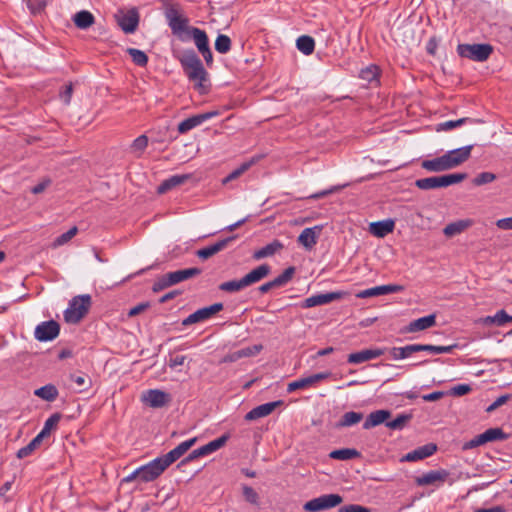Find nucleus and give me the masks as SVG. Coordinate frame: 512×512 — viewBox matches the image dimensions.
I'll use <instances>...</instances> for the list:
<instances>
[{
  "label": "nucleus",
  "mask_w": 512,
  "mask_h": 512,
  "mask_svg": "<svg viewBox=\"0 0 512 512\" xmlns=\"http://www.w3.org/2000/svg\"><path fill=\"white\" fill-rule=\"evenodd\" d=\"M178 60L187 78L194 83V88L205 94L209 90L208 73L205 70L200 58L194 50H185L178 56Z\"/></svg>",
  "instance_id": "obj_1"
},
{
  "label": "nucleus",
  "mask_w": 512,
  "mask_h": 512,
  "mask_svg": "<svg viewBox=\"0 0 512 512\" xmlns=\"http://www.w3.org/2000/svg\"><path fill=\"white\" fill-rule=\"evenodd\" d=\"M271 273V267L268 264H261L243 276L241 279H234L223 282L219 285V289L224 292H239L251 285H254Z\"/></svg>",
  "instance_id": "obj_2"
},
{
  "label": "nucleus",
  "mask_w": 512,
  "mask_h": 512,
  "mask_svg": "<svg viewBox=\"0 0 512 512\" xmlns=\"http://www.w3.org/2000/svg\"><path fill=\"white\" fill-rule=\"evenodd\" d=\"M467 178L466 173H454L417 179L415 185L421 190H432L458 184Z\"/></svg>",
  "instance_id": "obj_3"
},
{
  "label": "nucleus",
  "mask_w": 512,
  "mask_h": 512,
  "mask_svg": "<svg viewBox=\"0 0 512 512\" xmlns=\"http://www.w3.org/2000/svg\"><path fill=\"white\" fill-rule=\"evenodd\" d=\"M91 306L90 295H80L74 297L68 308L64 311V319L67 323L76 324L88 313Z\"/></svg>",
  "instance_id": "obj_4"
},
{
  "label": "nucleus",
  "mask_w": 512,
  "mask_h": 512,
  "mask_svg": "<svg viewBox=\"0 0 512 512\" xmlns=\"http://www.w3.org/2000/svg\"><path fill=\"white\" fill-rule=\"evenodd\" d=\"M457 52L461 57L483 62L490 57L493 47L490 44H459Z\"/></svg>",
  "instance_id": "obj_5"
},
{
  "label": "nucleus",
  "mask_w": 512,
  "mask_h": 512,
  "mask_svg": "<svg viewBox=\"0 0 512 512\" xmlns=\"http://www.w3.org/2000/svg\"><path fill=\"white\" fill-rule=\"evenodd\" d=\"M166 19L172 33L176 35L181 41H187V30L191 26H188V19L179 14L178 10L171 6L166 9Z\"/></svg>",
  "instance_id": "obj_6"
},
{
  "label": "nucleus",
  "mask_w": 512,
  "mask_h": 512,
  "mask_svg": "<svg viewBox=\"0 0 512 512\" xmlns=\"http://www.w3.org/2000/svg\"><path fill=\"white\" fill-rule=\"evenodd\" d=\"M343 502L339 494H324L313 498L304 504V510L307 512H319L334 508Z\"/></svg>",
  "instance_id": "obj_7"
},
{
  "label": "nucleus",
  "mask_w": 512,
  "mask_h": 512,
  "mask_svg": "<svg viewBox=\"0 0 512 512\" xmlns=\"http://www.w3.org/2000/svg\"><path fill=\"white\" fill-rule=\"evenodd\" d=\"M509 435L506 434L501 428H489L483 433L476 435L470 441L464 443L463 449H473L482 446L488 442L503 441L508 439Z\"/></svg>",
  "instance_id": "obj_8"
},
{
  "label": "nucleus",
  "mask_w": 512,
  "mask_h": 512,
  "mask_svg": "<svg viewBox=\"0 0 512 512\" xmlns=\"http://www.w3.org/2000/svg\"><path fill=\"white\" fill-rule=\"evenodd\" d=\"M168 466L164 463L161 457H158L146 465L138 468L139 470V481L147 483L156 480Z\"/></svg>",
  "instance_id": "obj_9"
},
{
  "label": "nucleus",
  "mask_w": 512,
  "mask_h": 512,
  "mask_svg": "<svg viewBox=\"0 0 512 512\" xmlns=\"http://www.w3.org/2000/svg\"><path fill=\"white\" fill-rule=\"evenodd\" d=\"M141 401L151 408H162L171 402V395L160 389H149L142 393Z\"/></svg>",
  "instance_id": "obj_10"
},
{
  "label": "nucleus",
  "mask_w": 512,
  "mask_h": 512,
  "mask_svg": "<svg viewBox=\"0 0 512 512\" xmlns=\"http://www.w3.org/2000/svg\"><path fill=\"white\" fill-rule=\"evenodd\" d=\"M223 310L222 303H214L208 307H203L190 314L182 321L184 326H189L210 319L213 315Z\"/></svg>",
  "instance_id": "obj_11"
},
{
  "label": "nucleus",
  "mask_w": 512,
  "mask_h": 512,
  "mask_svg": "<svg viewBox=\"0 0 512 512\" xmlns=\"http://www.w3.org/2000/svg\"><path fill=\"white\" fill-rule=\"evenodd\" d=\"M330 376V372H320L304 378L297 379L295 381L290 382L287 385V392L292 393L296 390L313 387L317 383L329 378Z\"/></svg>",
  "instance_id": "obj_12"
},
{
  "label": "nucleus",
  "mask_w": 512,
  "mask_h": 512,
  "mask_svg": "<svg viewBox=\"0 0 512 512\" xmlns=\"http://www.w3.org/2000/svg\"><path fill=\"white\" fill-rule=\"evenodd\" d=\"M60 332V325L54 321L49 320L40 323L35 328V338L39 341L46 342L55 339Z\"/></svg>",
  "instance_id": "obj_13"
},
{
  "label": "nucleus",
  "mask_w": 512,
  "mask_h": 512,
  "mask_svg": "<svg viewBox=\"0 0 512 512\" xmlns=\"http://www.w3.org/2000/svg\"><path fill=\"white\" fill-rule=\"evenodd\" d=\"M450 473L445 469L431 470L415 478L417 486L442 485Z\"/></svg>",
  "instance_id": "obj_14"
},
{
  "label": "nucleus",
  "mask_w": 512,
  "mask_h": 512,
  "mask_svg": "<svg viewBox=\"0 0 512 512\" xmlns=\"http://www.w3.org/2000/svg\"><path fill=\"white\" fill-rule=\"evenodd\" d=\"M118 25L127 33H134L139 24V13L136 8H132L126 12H121L117 16Z\"/></svg>",
  "instance_id": "obj_15"
},
{
  "label": "nucleus",
  "mask_w": 512,
  "mask_h": 512,
  "mask_svg": "<svg viewBox=\"0 0 512 512\" xmlns=\"http://www.w3.org/2000/svg\"><path fill=\"white\" fill-rule=\"evenodd\" d=\"M472 149L473 145H467L446 152L444 155L450 169L456 168L466 162L471 156Z\"/></svg>",
  "instance_id": "obj_16"
},
{
  "label": "nucleus",
  "mask_w": 512,
  "mask_h": 512,
  "mask_svg": "<svg viewBox=\"0 0 512 512\" xmlns=\"http://www.w3.org/2000/svg\"><path fill=\"white\" fill-rule=\"evenodd\" d=\"M403 290H404V287L402 285H397V284L381 285V286H376V287L362 290L356 294V297L360 298V299H365V298L376 297V296H380V295L398 293V292H402Z\"/></svg>",
  "instance_id": "obj_17"
},
{
  "label": "nucleus",
  "mask_w": 512,
  "mask_h": 512,
  "mask_svg": "<svg viewBox=\"0 0 512 512\" xmlns=\"http://www.w3.org/2000/svg\"><path fill=\"white\" fill-rule=\"evenodd\" d=\"M294 273V267L291 266L286 268L279 276L259 286V292L265 294L269 292L271 289L285 286L293 278Z\"/></svg>",
  "instance_id": "obj_18"
},
{
  "label": "nucleus",
  "mask_w": 512,
  "mask_h": 512,
  "mask_svg": "<svg viewBox=\"0 0 512 512\" xmlns=\"http://www.w3.org/2000/svg\"><path fill=\"white\" fill-rule=\"evenodd\" d=\"M217 115H218L217 111H211V112L193 115L179 123L178 132L180 134H185L188 131L192 130L193 128L199 126L203 122H205Z\"/></svg>",
  "instance_id": "obj_19"
},
{
  "label": "nucleus",
  "mask_w": 512,
  "mask_h": 512,
  "mask_svg": "<svg viewBox=\"0 0 512 512\" xmlns=\"http://www.w3.org/2000/svg\"><path fill=\"white\" fill-rule=\"evenodd\" d=\"M322 229L321 225L305 228L298 236V243L305 249L311 250L316 245Z\"/></svg>",
  "instance_id": "obj_20"
},
{
  "label": "nucleus",
  "mask_w": 512,
  "mask_h": 512,
  "mask_svg": "<svg viewBox=\"0 0 512 512\" xmlns=\"http://www.w3.org/2000/svg\"><path fill=\"white\" fill-rule=\"evenodd\" d=\"M281 405H283V401H281V400L261 404L255 408H253L252 410H250L245 415V420L254 421L259 418L266 417V416L270 415L277 407H280Z\"/></svg>",
  "instance_id": "obj_21"
},
{
  "label": "nucleus",
  "mask_w": 512,
  "mask_h": 512,
  "mask_svg": "<svg viewBox=\"0 0 512 512\" xmlns=\"http://www.w3.org/2000/svg\"><path fill=\"white\" fill-rule=\"evenodd\" d=\"M341 297H342L341 292H329V293H325V294L312 295V296L306 298L302 302L301 306L303 308H311V307H315V306H321V305L331 303L335 300H338Z\"/></svg>",
  "instance_id": "obj_22"
},
{
  "label": "nucleus",
  "mask_w": 512,
  "mask_h": 512,
  "mask_svg": "<svg viewBox=\"0 0 512 512\" xmlns=\"http://www.w3.org/2000/svg\"><path fill=\"white\" fill-rule=\"evenodd\" d=\"M197 441V438H191L180 443L174 449L169 451L167 454L161 456L164 460V463L169 467L172 463L177 461L181 456H183Z\"/></svg>",
  "instance_id": "obj_23"
},
{
  "label": "nucleus",
  "mask_w": 512,
  "mask_h": 512,
  "mask_svg": "<svg viewBox=\"0 0 512 512\" xmlns=\"http://www.w3.org/2000/svg\"><path fill=\"white\" fill-rule=\"evenodd\" d=\"M385 353V349H365L348 355L347 361L350 364H360L372 359H376Z\"/></svg>",
  "instance_id": "obj_24"
},
{
  "label": "nucleus",
  "mask_w": 512,
  "mask_h": 512,
  "mask_svg": "<svg viewBox=\"0 0 512 512\" xmlns=\"http://www.w3.org/2000/svg\"><path fill=\"white\" fill-rule=\"evenodd\" d=\"M437 450V446L433 443H429L418 447L417 449L405 454L401 461L402 462H415L423 460L427 457L432 456Z\"/></svg>",
  "instance_id": "obj_25"
},
{
  "label": "nucleus",
  "mask_w": 512,
  "mask_h": 512,
  "mask_svg": "<svg viewBox=\"0 0 512 512\" xmlns=\"http://www.w3.org/2000/svg\"><path fill=\"white\" fill-rule=\"evenodd\" d=\"M234 239L235 236H230L225 239L219 240L210 246L197 250L196 255L202 260H207L210 257L214 256L215 254L219 253L220 251L224 250L228 246V244L232 242Z\"/></svg>",
  "instance_id": "obj_26"
},
{
  "label": "nucleus",
  "mask_w": 512,
  "mask_h": 512,
  "mask_svg": "<svg viewBox=\"0 0 512 512\" xmlns=\"http://www.w3.org/2000/svg\"><path fill=\"white\" fill-rule=\"evenodd\" d=\"M283 249L284 244L280 240L274 239L264 247L255 250L253 252L252 258L258 261L264 258L272 257L275 254L281 252Z\"/></svg>",
  "instance_id": "obj_27"
},
{
  "label": "nucleus",
  "mask_w": 512,
  "mask_h": 512,
  "mask_svg": "<svg viewBox=\"0 0 512 512\" xmlns=\"http://www.w3.org/2000/svg\"><path fill=\"white\" fill-rule=\"evenodd\" d=\"M185 37H187V40L190 38L194 40V43L199 52L210 48L208 36L204 30H201L197 27H190V29L187 30V35Z\"/></svg>",
  "instance_id": "obj_28"
},
{
  "label": "nucleus",
  "mask_w": 512,
  "mask_h": 512,
  "mask_svg": "<svg viewBox=\"0 0 512 512\" xmlns=\"http://www.w3.org/2000/svg\"><path fill=\"white\" fill-rule=\"evenodd\" d=\"M191 178L190 174L173 175L168 179H165L157 188L159 194H164L175 187L184 184Z\"/></svg>",
  "instance_id": "obj_29"
},
{
  "label": "nucleus",
  "mask_w": 512,
  "mask_h": 512,
  "mask_svg": "<svg viewBox=\"0 0 512 512\" xmlns=\"http://www.w3.org/2000/svg\"><path fill=\"white\" fill-rule=\"evenodd\" d=\"M390 416L391 413L388 410H376L371 412L363 423V428L365 430H369L375 426L385 423L390 418Z\"/></svg>",
  "instance_id": "obj_30"
},
{
  "label": "nucleus",
  "mask_w": 512,
  "mask_h": 512,
  "mask_svg": "<svg viewBox=\"0 0 512 512\" xmlns=\"http://www.w3.org/2000/svg\"><path fill=\"white\" fill-rule=\"evenodd\" d=\"M436 324V315L430 314L416 320H413L409 323L406 331L410 333L419 332L430 327H433Z\"/></svg>",
  "instance_id": "obj_31"
},
{
  "label": "nucleus",
  "mask_w": 512,
  "mask_h": 512,
  "mask_svg": "<svg viewBox=\"0 0 512 512\" xmlns=\"http://www.w3.org/2000/svg\"><path fill=\"white\" fill-rule=\"evenodd\" d=\"M69 379L74 384L73 389L78 393L87 391L92 385L91 377L83 372L72 373Z\"/></svg>",
  "instance_id": "obj_32"
},
{
  "label": "nucleus",
  "mask_w": 512,
  "mask_h": 512,
  "mask_svg": "<svg viewBox=\"0 0 512 512\" xmlns=\"http://www.w3.org/2000/svg\"><path fill=\"white\" fill-rule=\"evenodd\" d=\"M395 228V223L393 220H383L378 222H373L370 224V232L379 238L385 237L387 234L393 232Z\"/></svg>",
  "instance_id": "obj_33"
},
{
  "label": "nucleus",
  "mask_w": 512,
  "mask_h": 512,
  "mask_svg": "<svg viewBox=\"0 0 512 512\" xmlns=\"http://www.w3.org/2000/svg\"><path fill=\"white\" fill-rule=\"evenodd\" d=\"M421 167L429 172H442L450 170L445 155L434 159L423 160Z\"/></svg>",
  "instance_id": "obj_34"
},
{
  "label": "nucleus",
  "mask_w": 512,
  "mask_h": 512,
  "mask_svg": "<svg viewBox=\"0 0 512 512\" xmlns=\"http://www.w3.org/2000/svg\"><path fill=\"white\" fill-rule=\"evenodd\" d=\"M201 272H202V270L200 268L192 267V268L169 272V275H170L172 284L176 285L180 282L186 281L190 278L200 275Z\"/></svg>",
  "instance_id": "obj_35"
},
{
  "label": "nucleus",
  "mask_w": 512,
  "mask_h": 512,
  "mask_svg": "<svg viewBox=\"0 0 512 512\" xmlns=\"http://www.w3.org/2000/svg\"><path fill=\"white\" fill-rule=\"evenodd\" d=\"M74 24L79 29H87L95 22L93 14L87 10L77 12L73 17Z\"/></svg>",
  "instance_id": "obj_36"
},
{
  "label": "nucleus",
  "mask_w": 512,
  "mask_h": 512,
  "mask_svg": "<svg viewBox=\"0 0 512 512\" xmlns=\"http://www.w3.org/2000/svg\"><path fill=\"white\" fill-rule=\"evenodd\" d=\"M471 221L470 220H459L456 222H452L443 230V233L447 237H453L455 235L461 234L465 229L470 227Z\"/></svg>",
  "instance_id": "obj_37"
},
{
  "label": "nucleus",
  "mask_w": 512,
  "mask_h": 512,
  "mask_svg": "<svg viewBox=\"0 0 512 512\" xmlns=\"http://www.w3.org/2000/svg\"><path fill=\"white\" fill-rule=\"evenodd\" d=\"M261 158L262 156H254L250 160L242 163L237 169L233 170L227 177L223 179V183L225 184L238 178L240 175L246 172L252 165L257 163Z\"/></svg>",
  "instance_id": "obj_38"
},
{
  "label": "nucleus",
  "mask_w": 512,
  "mask_h": 512,
  "mask_svg": "<svg viewBox=\"0 0 512 512\" xmlns=\"http://www.w3.org/2000/svg\"><path fill=\"white\" fill-rule=\"evenodd\" d=\"M363 419V414L361 412H346L343 414L341 419L337 422V428L350 427L357 423H359Z\"/></svg>",
  "instance_id": "obj_39"
},
{
  "label": "nucleus",
  "mask_w": 512,
  "mask_h": 512,
  "mask_svg": "<svg viewBox=\"0 0 512 512\" xmlns=\"http://www.w3.org/2000/svg\"><path fill=\"white\" fill-rule=\"evenodd\" d=\"M512 322V316L508 315L505 310H499L493 316H487L483 319L485 325L504 326L506 323Z\"/></svg>",
  "instance_id": "obj_40"
},
{
  "label": "nucleus",
  "mask_w": 512,
  "mask_h": 512,
  "mask_svg": "<svg viewBox=\"0 0 512 512\" xmlns=\"http://www.w3.org/2000/svg\"><path fill=\"white\" fill-rule=\"evenodd\" d=\"M229 439V435L224 434L221 437L210 441L209 443L200 447V453H204L205 456L222 448Z\"/></svg>",
  "instance_id": "obj_41"
},
{
  "label": "nucleus",
  "mask_w": 512,
  "mask_h": 512,
  "mask_svg": "<svg viewBox=\"0 0 512 512\" xmlns=\"http://www.w3.org/2000/svg\"><path fill=\"white\" fill-rule=\"evenodd\" d=\"M34 394L48 402L54 401L58 397V390L52 384H47L43 387H40L34 391Z\"/></svg>",
  "instance_id": "obj_42"
},
{
  "label": "nucleus",
  "mask_w": 512,
  "mask_h": 512,
  "mask_svg": "<svg viewBox=\"0 0 512 512\" xmlns=\"http://www.w3.org/2000/svg\"><path fill=\"white\" fill-rule=\"evenodd\" d=\"M296 47L305 55H310L315 49V41L311 36L302 35L296 41Z\"/></svg>",
  "instance_id": "obj_43"
},
{
  "label": "nucleus",
  "mask_w": 512,
  "mask_h": 512,
  "mask_svg": "<svg viewBox=\"0 0 512 512\" xmlns=\"http://www.w3.org/2000/svg\"><path fill=\"white\" fill-rule=\"evenodd\" d=\"M390 356L395 359H405L416 353L415 344L407 345L404 347H393L389 350Z\"/></svg>",
  "instance_id": "obj_44"
},
{
  "label": "nucleus",
  "mask_w": 512,
  "mask_h": 512,
  "mask_svg": "<svg viewBox=\"0 0 512 512\" xmlns=\"http://www.w3.org/2000/svg\"><path fill=\"white\" fill-rule=\"evenodd\" d=\"M360 456V453L353 448H343L334 450L329 454V457L336 460H350Z\"/></svg>",
  "instance_id": "obj_45"
},
{
  "label": "nucleus",
  "mask_w": 512,
  "mask_h": 512,
  "mask_svg": "<svg viewBox=\"0 0 512 512\" xmlns=\"http://www.w3.org/2000/svg\"><path fill=\"white\" fill-rule=\"evenodd\" d=\"M61 419V415L59 413L52 414L44 423V427L38 434L42 439L48 437L53 429H55Z\"/></svg>",
  "instance_id": "obj_46"
},
{
  "label": "nucleus",
  "mask_w": 512,
  "mask_h": 512,
  "mask_svg": "<svg viewBox=\"0 0 512 512\" xmlns=\"http://www.w3.org/2000/svg\"><path fill=\"white\" fill-rule=\"evenodd\" d=\"M475 119L464 117L457 120H448L438 124L437 131H449L466 123H475Z\"/></svg>",
  "instance_id": "obj_47"
},
{
  "label": "nucleus",
  "mask_w": 512,
  "mask_h": 512,
  "mask_svg": "<svg viewBox=\"0 0 512 512\" xmlns=\"http://www.w3.org/2000/svg\"><path fill=\"white\" fill-rule=\"evenodd\" d=\"M42 441L43 439L37 435L26 446L18 450L17 457L23 459L30 456L40 446Z\"/></svg>",
  "instance_id": "obj_48"
},
{
  "label": "nucleus",
  "mask_w": 512,
  "mask_h": 512,
  "mask_svg": "<svg viewBox=\"0 0 512 512\" xmlns=\"http://www.w3.org/2000/svg\"><path fill=\"white\" fill-rule=\"evenodd\" d=\"M454 346H436V345H429V344H415V350L416 352L420 351H427L431 352L433 354H443V353H450L453 350Z\"/></svg>",
  "instance_id": "obj_49"
},
{
  "label": "nucleus",
  "mask_w": 512,
  "mask_h": 512,
  "mask_svg": "<svg viewBox=\"0 0 512 512\" xmlns=\"http://www.w3.org/2000/svg\"><path fill=\"white\" fill-rule=\"evenodd\" d=\"M411 418V414H399L395 419L387 421L386 426L392 430H402Z\"/></svg>",
  "instance_id": "obj_50"
},
{
  "label": "nucleus",
  "mask_w": 512,
  "mask_h": 512,
  "mask_svg": "<svg viewBox=\"0 0 512 512\" xmlns=\"http://www.w3.org/2000/svg\"><path fill=\"white\" fill-rule=\"evenodd\" d=\"M127 53L130 55V57L132 58V61L136 65H138L140 67H144L147 65L148 57L143 51L136 49V48H128Z\"/></svg>",
  "instance_id": "obj_51"
},
{
  "label": "nucleus",
  "mask_w": 512,
  "mask_h": 512,
  "mask_svg": "<svg viewBox=\"0 0 512 512\" xmlns=\"http://www.w3.org/2000/svg\"><path fill=\"white\" fill-rule=\"evenodd\" d=\"M231 48V40L227 35L219 34L215 40V50L221 54H226Z\"/></svg>",
  "instance_id": "obj_52"
},
{
  "label": "nucleus",
  "mask_w": 512,
  "mask_h": 512,
  "mask_svg": "<svg viewBox=\"0 0 512 512\" xmlns=\"http://www.w3.org/2000/svg\"><path fill=\"white\" fill-rule=\"evenodd\" d=\"M78 232V228L76 226H73L70 228L67 232L61 234L58 236L52 243L53 248H58L67 242H69Z\"/></svg>",
  "instance_id": "obj_53"
},
{
  "label": "nucleus",
  "mask_w": 512,
  "mask_h": 512,
  "mask_svg": "<svg viewBox=\"0 0 512 512\" xmlns=\"http://www.w3.org/2000/svg\"><path fill=\"white\" fill-rule=\"evenodd\" d=\"M170 286H173L172 281L170 279L169 273H166L159 277L152 286V291L158 293Z\"/></svg>",
  "instance_id": "obj_54"
},
{
  "label": "nucleus",
  "mask_w": 512,
  "mask_h": 512,
  "mask_svg": "<svg viewBox=\"0 0 512 512\" xmlns=\"http://www.w3.org/2000/svg\"><path fill=\"white\" fill-rule=\"evenodd\" d=\"M496 179V175L492 172H481L474 179L473 184L481 186L493 182Z\"/></svg>",
  "instance_id": "obj_55"
},
{
  "label": "nucleus",
  "mask_w": 512,
  "mask_h": 512,
  "mask_svg": "<svg viewBox=\"0 0 512 512\" xmlns=\"http://www.w3.org/2000/svg\"><path fill=\"white\" fill-rule=\"evenodd\" d=\"M512 398L511 394H504L498 397L492 404L486 408L487 413H492L502 405L506 404Z\"/></svg>",
  "instance_id": "obj_56"
},
{
  "label": "nucleus",
  "mask_w": 512,
  "mask_h": 512,
  "mask_svg": "<svg viewBox=\"0 0 512 512\" xmlns=\"http://www.w3.org/2000/svg\"><path fill=\"white\" fill-rule=\"evenodd\" d=\"M243 496L245 500L251 504H258V493L250 486H243Z\"/></svg>",
  "instance_id": "obj_57"
},
{
  "label": "nucleus",
  "mask_w": 512,
  "mask_h": 512,
  "mask_svg": "<svg viewBox=\"0 0 512 512\" xmlns=\"http://www.w3.org/2000/svg\"><path fill=\"white\" fill-rule=\"evenodd\" d=\"M471 387L468 384H459L451 388L450 394L453 396H464L471 391Z\"/></svg>",
  "instance_id": "obj_58"
},
{
  "label": "nucleus",
  "mask_w": 512,
  "mask_h": 512,
  "mask_svg": "<svg viewBox=\"0 0 512 512\" xmlns=\"http://www.w3.org/2000/svg\"><path fill=\"white\" fill-rule=\"evenodd\" d=\"M147 145H148V138L145 135H141L133 141L131 148L134 151L142 152L147 147Z\"/></svg>",
  "instance_id": "obj_59"
},
{
  "label": "nucleus",
  "mask_w": 512,
  "mask_h": 512,
  "mask_svg": "<svg viewBox=\"0 0 512 512\" xmlns=\"http://www.w3.org/2000/svg\"><path fill=\"white\" fill-rule=\"evenodd\" d=\"M73 94V85L72 83H69L65 85L63 90L60 92L59 96L61 100L64 102V104L68 105L70 104L71 98Z\"/></svg>",
  "instance_id": "obj_60"
},
{
  "label": "nucleus",
  "mask_w": 512,
  "mask_h": 512,
  "mask_svg": "<svg viewBox=\"0 0 512 512\" xmlns=\"http://www.w3.org/2000/svg\"><path fill=\"white\" fill-rule=\"evenodd\" d=\"M339 512H371V510L358 504H349L342 506Z\"/></svg>",
  "instance_id": "obj_61"
},
{
  "label": "nucleus",
  "mask_w": 512,
  "mask_h": 512,
  "mask_svg": "<svg viewBox=\"0 0 512 512\" xmlns=\"http://www.w3.org/2000/svg\"><path fill=\"white\" fill-rule=\"evenodd\" d=\"M28 7H29L31 13L38 14V13H41L45 9L46 2L43 0H36L35 2L29 1Z\"/></svg>",
  "instance_id": "obj_62"
},
{
  "label": "nucleus",
  "mask_w": 512,
  "mask_h": 512,
  "mask_svg": "<svg viewBox=\"0 0 512 512\" xmlns=\"http://www.w3.org/2000/svg\"><path fill=\"white\" fill-rule=\"evenodd\" d=\"M377 68L376 67H369L365 70H362L361 77L365 80L372 81L376 79L377 77Z\"/></svg>",
  "instance_id": "obj_63"
},
{
  "label": "nucleus",
  "mask_w": 512,
  "mask_h": 512,
  "mask_svg": "<svg viewBox=\"0 0 512 512\" xmlns=\"http://www.w3.org/2000/svg\"><path fill=\"white\" fill-rule=\"evenodd\" d=\"M496 226L501 230H512V216L497 220Z\"/></svg>",
  "instance_id": "obj_64"
}]
</instances>
